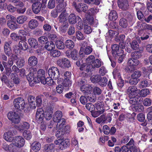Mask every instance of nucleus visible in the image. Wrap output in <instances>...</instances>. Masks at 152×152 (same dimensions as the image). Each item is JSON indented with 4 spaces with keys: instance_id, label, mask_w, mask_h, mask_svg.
I'll return each instance as SVG.
<instances>
[{
    "instance_id": "38",
    "label": "nucleus",
    "mask_w": 152,
    "mask_h": 152,
    "mask_svg": "<svg viewBox=\"0 0 152 152\" xmlns=\"http://www.w3.org/2000/svg\"><path fill=\"white\" fill-rule=\"evenodd\" d=\"M18 34L20 40H24L27 35V32L23 30H19Z\"/></svg>"
},
{
    "instance_id": "21",
    "label": "nucleus",
    "mask_w": 152,
    "mask_h": 152,
    "mask_svg": "<svg viewBox=\"0 0 152 152\" xmlns=\"http://www.w3.org/2000/svg\"><path fill=\"white\" fill-rule=\"evenodd\" d=\"M56 7V10L58 12H66L65 9L66 7V6L67 4L66 2H64L63 4H58Z\"/></svg>"
},
{
    "instance_id": "59",
    "label": "nucleus",
    "mask_w": 152,
    "mask_h": 152,
    "mask_svg": "<svg viewBox=\"0 0 152 152\" xmlns=\"http://www.w3.org/2000/svg\"><path fill=\"white\" fill-rule=\"evenodd\" d=\"M141 75V73L140 71L137 70L134 72L132 75L131 77L137 79Z\"/></svg>"
},
{
    "instance_id": "42",
    "label": "nucleus",
    "mask_w": 152,
    "mask_h": 152,
    "mask_svg": "<svg viewBox=\"0 0 152 152\" xmlns=\"http://www.w3.org/2000/svg\"><path fill=\"white\" fill-rule=\"evenodd\" d=\"M66 120L64 118H62L57 122V124L56 125V128L62 129L63 128L64 125H65Z\"/></svg>"
},
{
    "instance_id": "18",
    "label": "nucleus",
    "mask_w": 152,
    "mask_h": 152,
    "mask_svg": "<svg viewBox=\"0 0 152 152\" xmlns=\"http://www.w3.org/2000/svg\"><path fill=\"white\" fill-rule=\"evenodd\" d=\"M11 43L7 42L4 43V49L5 54L8 56H10L12 50L10 47Z\"/></svg>"
},
{
    "instance_id": "34",
    "label": "nucleus",
    "mask_w": 152,
    "mask_h": 152,
    "mask_svg": "<svg viewBox=\"0 0 152 152\" xmlns=\"http://www.w3.org/2000/svg\"><path fill=\"white\" fill-rule=\"evenodd\" d=\"M139 64V61L137 59H134L132 58L129 59L128 64L130 66H137Z\"/></svg>"
},
{
    "instance_id": "29",
    "label": "nucleus",
    "mask_w": 152,
    "mask_h": 152,
    "mask_svg": "<svg viewBox=\"0 0 152 152\" xmlns=\"http://www.w3.org/2000/svg\"><path fill=\"white\" fill-rule=\"evenodd\" d=\"M77 17L74 14L72 13L70 15L68 18V21L69 23L71 24H75L76 21Z\"/></svg>"
},
{
    "instance_id": "23",
    "label": "nucleus",
    "mask_w": 152,
    "mask_h": 152,
    "mask_svg": "<svg viewBox=\"0 0 152 152\" xmlns=\"http://www.w3.org/2000/svg\"><path fill=\"white\" fill-rule=\"evenodd\" d=\"M7 24L10 29L13 30L17 29L18 27V25L15 22L13 21L8 20Z\"/></svg>"
},
{
    "instance_id": "30",
    "label": "nucleus",
    "mask_w": 152,
    "mask_h": 152,
    "mask_svg": "<svg viewBox=\"0 0 152 152\" xmlns=\"http://www.w3.org/2000/svg\"><path fill=\"white\" fill-rule=\"evenodd\" d=\"M118 18V15L116 12L114 10L111 11L109 15V18L110 20L112 21L116 20Z\"/></svg>"
},
{
    "instance_id": "48",
    "label": "nucleus",
    "mask_w": 152,
    "mask_h": 152,
    "mask_svg": "<svg viewBox=\"0 0 152 152\" xmlns=\"http://www.w3.org/2000/svg\"><path fill=\"white\" fill-rule=\"evenodd\" d=\"M56 45L57 48L59 49H63L65 48L64 43L60 40H58L56 42Z\"/></svg>"
},
{
    "instance_id": "54",
    "label": "nucleus",
    "mask_w": 152,
    "mask_h": 152,
    "mask_svg": "<svg viewBox=\"0 0 152 152\" xmlns=\"http://www.w3.org/2000/svg\"><path fill=\"white\" fill-rule=\"evenodd\" d=\"M50 55L53 57H58L61 55L60 52L58 50H52L50 53Z\"/></svg>"
},
{
    "instance_id": "20",
    "label": "nucleus",
    "mask_w": 152,
    "mask_h": 152,
    "mask_svg": "<svg viewBox=\"0 0 152 152\" xmlns=\"http://www.w3.org/2000/svg\"><path fill=\"white\" fill-rule=\"evenodd\" d=\"M143 75L144 77H148L150 79L149 76L151 73L152 72V66H150L147 68L143 67Z\"/></svg>"
},
{
    "instance_id": "1",
    "label": "nucleus",
    "mask_w": 152,
    "mask_h": 152,
    "mask_svg": "<svg viewBox=\"0 0 152 152\" xmlns=\"http://www.w3.org/2000/svg\"><path fill=\"white\" fill-rule=\"evenodd\" d=\"M47 0H42V3L37 1L33 3L32 8L34 12L36 14L38 13L42 9L45 8L46 6Z\"/></svg>"
},
{
    "instance_id": "63",
    "label": "nucleus",
    "mask_w": 152,
    "mask_h": 152,
    "mask_svg": "<svg viewBox=\"0 0 152 152\" xmlns=\"http://www.w3.org/2000/svg\"><path fill=\"white\" fill-rule=\"evenodd\" d=\"M120 50L121 52L119 53L120 55H116L117 56L119 57L118 59V62L119 63H121L123 61L125 56L124 54V51L121 49Z\"/></svg>"
},
{
    "instance_id": "15",
    "label": "nucleus",
    "mask_w": 152,
    "mask_h": 152,
    "mask_svg": "<svg viewBox=\"0 0 152 152\" xmlns=\"http://www.w3.org/2000/svg\"><path fill=\"white\" fill-rule=\"evenodd\" d=\"M30 127L29 124L26 122H23L19 125H16L15 126V127L16 129L21 132L25 129H29Z\"/></svg>"
},
{
    "instance_id": "43",
    "label": "nucleus",
    "mask_w": 152,
    "mask_h": 152,
    "mask_svg": "<svg viewBox=\"0 0 152 152\" xmlns=\"http://www.w3.org/2000/svg\"><path fill=\"white\" fill-rule=\"evenodd\" d=\"M19 45L20 48L24 50H26L28 47L27 43L23 40H21L19 42Z\"/></svg>"
},
{
    "instance_id": "37",
    "label": "nucleus",
    "mask_w": 152,
    "mask_h": 152,
    "mask_svg": "<svg viewBox=\"0 0 152 152\" xmlns=\"http://www.w3.org/2000/svg\"><path fill=\"white\" fill-rule=\"evenodd\" d=\"M102 64H103L102 62H101L99 59H95L93 64L92 65V68H99L101 66Z\"/></svg>"
},
{
    "instance_id": "46",
    "label": "nucleus",
    "mask_w": 152,
    "mask_h": 152,
    "mask_svg": "<svg viewBox=\"0 0 152 152\" xmlns=\"http://www.w3.org/2000/svg\"><path fill=\"white\" fill-rule=\"evenodd\" d=\"M23 136L26 140H29L32 137L31 132L29 130L25 131L23 133Z\"/></svg>"
},
{
    "instance_id": "35",
    "label": "nucleus",
    "mask_w": 152,
    "mask_h": 152,
    "mask_svg": "<svg viewBox=\"0 0 152 152\" xmlns=\"http://www.w3.org/2000/svg\"><path fill=\"white\" fill-rule=\"evenodd\" d=\"M28 102L30 106V107L32 109H35L36 108L35 104L34 97L32 96H30L28 99Z\"/></svg>"
},
{
    "instance_id": "51",
    "label": "nucleus",
    "mask_w": 152,
    "mask_h": 152,
    "mask_svg": "<svg viewBox=\"0 0 152 152\" xmlns=\"http://www.w3.org/2000/svg\"><path fill=\"white\" fill-rule=\"evenodd\" d=\"M149 85V81L146 80H143L141 81L139 84V87L142 88L143 87H147Z\"/></svg>"
},
{
    "instance_id": "10",
    "label": "nucleus",
    "mask_w": 152,
    "mask_h": 152,
    "mask_svg": "<svg viewBox=\"0 0 152 152\" xmlns=\"http://www.w3.org/2000/svg\"><path fill=\"white\" fill-rule=\"evenodd\" d=\"M48 74L51 78L56 80L59 77V72L56 67H52L49 69Z\"/></svg>"
},
{
    "instance_id": "41",
    "label": "nucleus",
    "mask_w": 152,
    "mask_h": 152,
    "mask_svg": "<svg viewBox=\"0 0 152 152\" xmlns=\"http://www.w3.org/2000/svg\"><path fill=\"white\" fill-rule=\"evenodd\" d=\"M139 91V94L140 96L142 97H145L150 93L149 90L147 88L143 89Z\"/></svg>"
},
{
    "instance_id": "2",
    "label": "nucleus",
    "mask_w": 152,
    "mask_h": 152,
    "mask_svg": "<svg viewBox=\"0 0 152 152\" xmlns=\"http://www.w3.org/2000/svg\"><path fill=\"white\" fill-rule=\"evenodd\" d=\"M15 108L20 110H23L25 107V103L24 100L21 97L15 99L13 102Z\"/></svg>"
},
{
    "instance_id": "11",
    "label": "nucleus",
    "mask_w": 152,
    "mask_h": 152,
    "mask_svg": "<svg viewBox=\"0 0 152 152\" xmlns=\"http://www.w3.org/2000/svg\"><path fill=\"white\" fill-rule=\"evenodd\" d=\"M13 142L17 148H20L24 145L25 140L22 136H18L15 137V140Z\"/></svg>"
},
{
    "instance_id": "24",
    "label": "nucleus",
    "mask_w": 152,
    "mask_h": 152,
    "mask_svg": "<svg viewBox=\"0 0 152 152\" xmlns=\"http://www.w3.org/2000/svg\"><path fill=\"white\" fill-rule=\"evenodd\" d=\"M28 42L30 45L34 48L38 47V42L37 40L33 38H29L28 40Z\"/></svg>"
},
{
    "instance_id": "7",
    "label": "nucleus",
    "mask_w": 152,
    "mask_h": 152,
    "mask_svg": "<svg viewBox=\"0 0 152 152\" xmlns=\"http://www.w3.org/2000/svg\"><path fill=\"white\" fill-rule=\"evenodd\" d=\"M37 77H35L34 83H38L40 82H42L44 80L45 78V72L42 69L39 70L37 72L36 75Z\"/></svg>"
},
{
    "instance_id": "53",
    "label": "nucleus",
    "mask_w": 152,
    "mask_h": 152,
    "mask_svg": "<svg viewBox=\"0 0 152 152\" xmlns=\"http://www.w3.org/2000/svg\"><path fill=\"white\" fill-rule=\"evenodd\" d=\"M96 122L100 124L101 122H105V115L104 114L101 115L100 117L97 118L96 119Z\"/></svg>"
},
{
    "instance_id": "45",
    "label": "nucleus",
    "mask_w": 152,
    "mask_h": 152,
    "mask_svg": "<svg viewBox=\"0 0 152 152\" xmlns=\"http://www.w3.org/2000/svg\"><path fill=\"white\" fill-rule=\"evenodd\" d=\"M66 47L70 49L74 47V43L71 40L68 39L65 42Z\"/></svg>"
},
{
    "instance_id": "58",
    "label": "nucleus",
    "mask_w": 152,
    "mask_h": 152,
    "mask_svg": "<svg viewBox=\"0 0 152 152\" xmlns=\"http://www.w3.org/2000/svg\"><path fill=\"white\" fill-rule=\"evenodd\" d=\"M92 31V29L91 27L87 25H85L84 26V32L86 34H89Z\"/></svg>"
},
{
    "instance_id": "17",
    "label": "nucleus",
    "mask_w": 152,
    "mask_h": 152,
    "mask_svg": "<svg viewBox=\"0 0 152 152\" xmlns=\"http://www.w3.org/2000/svg\"><path fill=\"white\" fill-rule=\"evenodd\" d=\"M99 12L98 9L96 8H91L88 11V13L90 15H93ZM88 20L89 21L90 23L92 24L94 21V19L93 18L89 16V18Z\"/></svg>"
},
{
    "instance_id": "55",
    "label": "nucleus",
    "mask_w": 152,
    "mask_h": 152,
    "mask_svg": "<svg viewBox=\"0 0 152 152\" xmlns=\"http://www.w3.org/2000/svg\"><path fill=\"white\" fill-rule=\"evenodd\" d=\"M107 79L105 77H101V79L99 82V84L102 86H106L107 83Z\"/></svg>"
},
{
    "instance_id": "27",
    "label": "nucleus",
    "mask_w": 152,
    "mask_h": 152,
    "mask_svg": "<svg viewBox=\"0 0 152 152\" xmlns=\"http://www.w3.org/2000/svg\"><path fill=\"white\" fill-rule=\"evenodd\" d=\"M45 48L48 51H50L53 49L55 48L54 43L52 41L47 42L45 44Z\"/></svg>"
},
{
    "instance_id": "62",
    "label": "nucleus",
    "mask_w": 152,
    "mask_h": 152,
    "mask_svg": "<svg viewBox=\"0 0 152 152\" xmlns=\"http://www.w3.org/2000/svg\"><path fill=\"white\" fill-rule=\"evenodd\" d=\"M131 48L134 50H136L139 48V45L137 42L135 40H133L130 43Z\"/></svg>"
},
{
    "instance_id": "44",
    "label": "nucleus",
    "mask_w": 152,
    "mask_h": 152,
    "mask_svg": "<svg viewBox=\"0 0 152 152\" xmlns=\"http://www.w3.org/2000/svg\"><path fill=\"white\" fill-rule=\"evenodd\" d=\"M45 118L47 120H50L52 118V114L53 113V111L52 109H49L48 110L45 112Z\"/></svg>"
},
{
    "instance_id": "32",
    "label": "nucleus",
    "mask_w": 152,
    "mask_h": 152,
    "mask_svg": "<svg viewBox=\"0 0 152 152\" xmlns=\"http://www.w3.org/2000/svg\"><path fill=\"white\" fill-rule=\"evenodd\" d=\"M27 17L24 15L20 16L16 19V21L18 23L22 24L24 23L27 20Z\"/></svg>"
},
{
    "instance_id": "31",
    "label": "nucleus",
    "mask_w": 152,
    "mask_h": 152,
    "mask_svg": "<svg viewBox=\"0 0 152 152\" xmlns=\"http://www.w3.org/2000/svg\"><path fill=\"white\" fill-rule=\"evenodd\" d=\"M44 80L41 83L44 85L47 84L49 86H51L54 84V81L50 77H47L46 79L45 78Z\"/></svg>"
},
{
    "instance_id": "3",
    "label": "nucleus",
    "mask_w": 152,
    "mask_h": 152,
    "mask_svg": "<svg viewBox=\"0 0 152 152\" xmlns=\"http://www.w3.org/2000/svg\"><path fill=\"white\" fill-rule=\"evenodd\" d=\"M7 117L12 123L15 124L19 123L20 121L19 115L15 112L11 111L8 113L7 114Z\"/></svg>"
},
{
    "instance_id": "13",
    "label": "nucleus",
    "mask_w": 152,
    "mask_h": 152,
    "mask_svg": "<svg viewBox=\"0 0 152 152\" xmlns=\"http://www.w3.org/2000/svg\"><path fill=\"white\" fill-rule=\"evenodd\" d=\"M95 57L93 55L89 56L86 60V63L87 65L86 66V70L88 71H90L92 69V65L95 60Z\"/></svg>"
},
{
    "instance_id": "9",
    "label": "nucleus",
    "mask_w": 152,
    "mask_h": 152,
    "mask_svg": "<svg viewBox=\"0 0 152 152\" xmlns=\"http://www.w3.org/2000/svg\"><path fill=\"white\" fill-rule=\"evenodd\" d=\"M56 63L59 66L63 68H68L71 66L69 61L66 58L58 59Z\"/></svg>"
},
{
    "instance_id": "4",
    "label": "nucleus",
    "mask_w": 152,
    "mask_h": 152,
    "mask_svg": "<svg viewBox=\"0 0 152 152\" xmlns=\"http://www.w3.org/2000/svg\"><path fill=\"white\" fill-rule=\"evenodd\" d=\"M17 131L14 129L10 130L4 134V139L7 141L13 142L15 140L14 136L16 134Z\"/></svg>"
},
{
    "instance_id": "28",
    "label": "nucleus",
    "mask_w": 152,
    "mask_h": 152,
    "mask_svg": "<svg viewBox=\"0 0 152 152\" xmlns=\"http://www.w3.org/2000/svg\"><path fill=\"white\" fill-rule=\"evenodd\" d=\"M101 79V77L99 75H92L90 78L91 82L93 83H97Z\"/></svg>"
},
{
    "instance_id": "60",
    "label": "nucleus",
    "mask_w": 152,
    "mask_h": 152,
    "mask_svg": "<svg viewBox=\"0 0 152 152\" xmlns=\"http://www.w3.org/2000/svg\"><path fill=\"white\" fill-rule=\"evenodd\" d=\"M62 84L64 86L69 87L71 86L72 82L70 80H64Z\"/></svg>"
},
{
    "instance_id": "64",
    "label": "nucleus",
    "mask_w": 152,
    "mask_h": 152,
    "mask_svg": "<svg viewBox=\"0 0 152 152\" xmlns=\"http://www.w3.org/2000/svg\"><path fill=\"white\" fill-rule=\"evenodd\" d=\"M76 35L77 38L78 40H83L85 38L83 34L79 31H78L76 32Z\"/></svg>"
},
{
    "instance_id": "49",
    "label": "nucleus",
    "mask_w": 152,
    "mask_h": 152,
    "mask_svg": "<svg viewBox=\"0 0 152 152\" xmlns=\"http://www.w3.org/2000/svg\"><path fill=\"white\" fill-rule=\"evenodd\" d=\"M139 25L142 26L143 28L145 29H148L152 31V26L149 24H148L145 23H143L142 22L140 21L139 23Z\"/></svg>"
},
{
    "instance_id": "22",
    "label": "nucleus",
    "mask_w": 152,
    "mask_h": 152,
    "mask_svg": "<svg viewBox=\"0 0 152 152\" xmlns=\"http://www.w3.org/2000/svg\"><path fill=\"white\" fill-rule=\"evenodd\" d=\"M62 116V113L61 111H58L56 112L54 114L53 117V120L54 122H56L61 119Z\"/></svg>"
},
{
    "instance_id": "57",
    "label": "nucleus",
    "mask_w": 152,
    "mask_h": 152,
    "mask_svg": "<svg viewBox=\"0 0 152 152\" xmlns=\"http://www.w3.org/2000/svg\"><path fill=\"white\" fill-rule=\"evenodd\" d=\"M71 56L72 58L74 60H77L78 59V56L77 55V51L76 50H74L71 52Z\"/></svg>"
},
{
    "instance_id": "52",
    "label": "nucleus",
    "mask_w": 152,
    "mask_h": 152,
    "mask_svg": "<svg viewBox=\"0 0 152 152\" xmlns=\"http://www.w3.org/2000/svg\"><path fill=\"white\" fill-rule=\"evenodd\" d=\"M119 25L121 26L123 28H126L128 25L126 20L123 18L121 19L120 20Z\"/></svg>"
},
{
    "instance_id": "40",
    "label": "nucleus",
    "mask_w": 152,
    "mask_h": 152,
    "mask_svg": "<svg viewBox=\"0 0 152 152\" xmlns=\"http://www.w3.org/2000/svg\"><path fill=\"white\" fill-rule=\"evenodd\" d=\"M12 81L15 84H18L20 82V80L17 75L15 73H12L10 76Z\"/></svg>"
},
{
    "instance_id": "47",
    "label": "nucleus",
    "mask_w": 152,
    "mask_h": 152,
    "mask_svg": "<svg viewBox=\"0 0 152 152\" xmlns=\"http://www.w3.org/2000/svg\"><path fill=\"white\" fill-rule=\"evenodd\" d=\"M84 2L88 4L98 5L100 2V0H84Z\"/></svg>"
},
{
    "instance_id": "26",
    "label": "nucleus",
    "mask_w": 152,
    "mask_h": 152,
    "mask_svg": "<svg viewBox=\"0 0 152 152\" xmlns=\"http://www.w3.org/2000/svg\"><path fill=\"white\" fill-rule=\"evenodd\" d=\"M31 149L34 151H38L41 148L40 144L37 142H34L32 143L31 145Z\"/></svg>"
},
{
    "instance_id": "5",
    "label": "nucleus",
    "mask_w": 152,
    "mask_h": 152,
    "mask_svg": "<svg viewBox=\"0 0 152 152\" xmlns=\"http://www.w3.org/2000/svg\"><path fill=\"white\" fill-rule=\"evenodd\" d=\"M139 91L136 86H130L127 89L126 93L129 98H135L139 94Z\"/></svg>"
},
{
    "instance_id": "16",
    "label": "nucleus",
    "mask_w": 152,
    "mask_h": 152,
    "mask_svg": "<svg viewBox=\"0 0 152 152\" xmlns=\"http://www.w3.org/2000/svg\"><path fill=\"white\" fill-rule=\"evenodd\" d=\"M74 4L76 10L78 12L83 11L84 12H86L88 10V7L86 4L81 3H79L77 4L75 3Z\"/></svg>"
},
{
    "instance_id": "14",
    "label": "nucleus",
    "mask_w": 152,
    "mask_h": 152,
    "mask_svg": "<svg viewBox=\"0 0 152 152\" xmlns=\"http://www.w3.org/2000/svg\"><path fill=\"white\" fill-rule=\"evenodd\" d=\"M44 113L42 108L38 109L36 113L35 119L38 123H41L44 118Z\"/></svg>"
},
{
    "instance_id": "56",
    "label": "nucleus",
    "mask_w": 152,
    "mask_h": 152,
    "mask_svg": "<svg viewBox=\"0 0 152 152\" xmlns=\"http://www.w3.org/2000/svg\"><path fill=\"white\" fill-rule=\"evenodd\" d=\"M94 105L92 103H89L87 104L86 105V108L91 112H92L95 110Z\"/></svg>"
},
{
    "instance_id": "6",
    "label": "nucleus",
    "mask_w": 152,
    "mask_h": 152,
    "mask_svg": "<svg viewBox=\"0 0 152 152\" xmlns=\"http://www.w3.org/2000/svg\"><path fill=\"white\" fill-rule=\"evenodd\" d=\"M29 74L27 77V79L29 82V83L34 84V79L36 76L37 69L35 68L30 67L28 70Z\"/></svg>"
},
{
    "instance_id": "39",
    "label": "nucleus",
    "mask_w": 152,
    "mask_h": 152,
    "mask_svg": "<svg viewBox=\"0 0 152 152\" xmlns=\"http://www.w3.org/2000/svg\"><path fill=\"white\" fill-rule=\"evenodd\" d=\"M55 145L53 144L45 145L44 146V151L45 152H50L53 149Z\"/></svg>"
},
{
    "instance_id": "12",
    "label": "nucleus",
    "mask_w": 152,
    "mask_h": 152,
    "mask_svg": "<svg viewBox=\"0 0 152 152\" xmlns=\"http://www.w3.org/2000/svg\"><path fill=\"white\" fill-rule=\"evenodd\" d=\"M3 148L6 151L9 152H15L17 151L18 148L13 142L8 145L4 143L3 145Z\"/></svg>"
},
{
    "instance_id": "33",
    "label": "nucleus",
    "mask_w": 152,
    "mask_h": 152,
    "mask_svg": "<svg viewBox=\"0 0 152 152\" xmlns=\"http://www.w3.org/2000/svg\"><path fill=\"white\" fill-rule=\"evenodd\" d=\"M112 53L113 54L115 55H119V47L118 45L114 44L112 46Z\"/></svg>"
},
{
    "instance_id": "36",
    "label": "nucleus",
    "mask_w": 152,
    "mask_h": 152,
    "mask_svg": "<svg viewBox=\"0 0 152 152\" xmlns=\"http://www.w3.org/2000/svg\"><path fill=\"white\" fill-rule=\"evenodd\" d=\"M68 14L66 12H62L59 16V21L60 22H64L66 20V18Z\"/></svg>"
},
{
    "instance_id": "61",
    "label": "nucleus",
    "mask_w": 152,
    "mask_h": 152,
    "mask_svg": "<svg viewBox=\"0 0 152 152\" xmlns=\"http://www.w3.org/2000/svg\"><path fill=\"white\" fill-rule=\"evenodd\" d=\"M10 37L12 39L15 41H17L20 39L18 35L15 32L12 33L10 34Z\"/></svg>"
},
{
    "instance_id": "25",
    "label": "nucleus",
    "mask_w": 152,
    "mask_h": 152,
    "mask_svg": "<svg viewBox=\"0 0 152 152\" xmlns=\"http://www.w3.org/2000/svg\"><path fill=\"white\" fill-rule=\"evenodd\" d=\"M28 25L30 29H34L38 26V23L37 20L33 19L29 22Z\"/></svg>"
},
{
    "instance_id": "19",
    "label": "nucleus",
    "mask_w": 152,
    "mask_h": 152,
    "mask_svg": "<svg viewBox=\"0 0 152 152\" xmlns=\"http://www.w3.org/2000/svg\"><path fill=\"white\" fill-rule=\"evenodd\" d=\"M37 59L35 56H31L28 58V64L30 66H34L37 65Z\"/></svg>"
},
{
    "instance_id": "8",
    "label": "nucleus",
    "mask_w": 152,
    "mask_h": 152,
    "mask_svg": "<svg viewBox=\"0 0 152 152\" xmlns=\"http://www.w3.org/2000/svg\"><path fill=\"white\" fill-rule=\"evenodd\" d=\"M117 3L119 8L123 10H126L129 8L130 3L128 0H118Z\"/></svg>"
},
{
    "instance_id": "50",
    "label": "nucleus",
    "mask_w": 152,
    "mask_h": 152,
    "mask_svg": "<svg viewBox=\"0 0 152 152\" xmlns=\"http://www.w3.org/2000/svg\"><path fill=\"white\" fill-rule=\"evenodd\" d=\"M69 142L68 140H62L60 148L62 149H64L69 145Z\"/></svg>"
}]
</instances>
